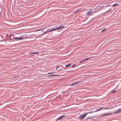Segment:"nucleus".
I'll use <instances>...</instances> for the list:
<instances>
[{"instance_id":"4","label":"nucleus","mask_w":121,"mask_h":121,"mask_svg":"<svg viewBox=\"0 0 121 121\" xmlns=\"http://www.w3.org/2000/svg\"><path fill=\"white\" fill-rule=\"evenodd\" d=\"M108 6H107L105 4H104L101 6L100 8V9H102L106 8Z\"/></svg>"},{"instance_id":"21","label":"nucleus","mask_w":121,"mask_h":121,"mask_svg":"<svg viewBox=\"0 0 121 121\" xmlns=\"http://www.w3.org/2000/svg\"><path fill=\"white\" fill-rule=\"evenodd\" d=\"M83 61H84V60H79V63H81V62H82Z\"/></svg>"},{"instance_id":"24","label":"nucleus","mask_w":121,"mask_h":121,"mask_svg":"<svg viewBox=\"0 0 121 121\" xmlns=\"http://www.w3.org/2000/svg\"><path fill=\"white\" fill-rule=\"evenodd\" d=\"M109 109V108L107 107H106V108H104L103 109Z\"/></svg>"},{"instance_id":"11","label":"nucleus","mask_w":121,"mask_h":121,"mask_svg":"<svg viewBox=\"0 0 121 121\" xmlns=\"http://www.w3.org/2000/svg\"><path fill=\"white\" fill-rule=\"evenodd\" d=\"M111 114V113H107L104 114H103L102 115V116H104L105 115H109L110 114Z\"/></svg>"},{"instance_id":"22","label":"nucleus","mask_w":121,"mask_h":121,"mask_svg":"<svg viewBox=\"0 0 121 121\" xmlns=\"http://www.w3.org/2000/svg\"><path fill=\"white\" fill-rule=\"evenodd\" d=\"M106 28H105L104 29H103L101 31L102 32L103 31L105 30H106Z\"/></svg>"},{"instance_id":"3","label":"nucleus","mask_w":121,"mask_h":121,"mask_svg":"<svg viewBox=\"0 0 121 121\" xmlns=\"http://www.w3.org/2000/svg\"><path fill=\"white\" fill-rule=\"evenodd\" d=\"M87 114V113H86L83 115L80 116L79 117V119H82L85 118Z\"/></svg>"},{"instance_id":"12","label":"nucleus","mask_w":121,"mask_h":121,"mask_svg":"<svg viewBox=\"0 0 121 121\" xmlns=\"http://www.w3.org/2000/svg\"><path fill=\"white\" fill-rule=\"evenodd\" d=\"M103 108V107L102 108H100L99 109H97V110H95V112H97L99 111L100 110H101L102 109V108Z\"/></svg>"},{"instance_id":"5","label":"nucleus","mask_w":121,"mask_h":121,"mask_svg":"<svg viewBox=\"0 0 121 121\" xmlns=\"http://www.w3.org/2000/svg\"><path fill=\"white\" fill-rule=\"evenodd\" d=\"M121 112V108H119L116 111L114 112V113L115 114H117Z\"/></svg>"},{"instance_id":"7","label":"nucleus","mask_w":121,"mask_h":121,"mask_svg":"<svg viewBox=\"0 0 121 121\" xmlns=\"http://www.w3.org/2000/svg\"><path fill=\"white\" fill-rule=\"evenodd\" d=\"M80 82H74V83H71L70 84V86H72V85H75L77 84H78V83H79Z\"/></svg>"},{"instance_id":"27","label":"nucleus","mask_w":121,"mask_h":121,"mask_svg":"<svg viewBox=\"0 0 121 121\" xmlns=\"http://www.w3.org/2000/svg\"><path fill=\"white\" fill-rule=\"evenodd\" d=\"M75 65H73V66H72V67H73Z\"/></svg>"},{"instance_id":"18","label":"nucleus","mask_w":121,"mask_h":121,"mask_svg":"<svg viewBox=\"0 0 121 121\" xmlns=\"http://www.w3.org/2000/svg\"><path fill=\"white\" fill-rule=\"evenodd\" d=\"M54 72H50L48 73H47L48 74H52L53 73H54Z\"/></svg>"},{"instance_id":"1","label":"nucleus","mask_w":121,"mask_h":121,"mask_svg":"<svg viewBox=\"0 0 121 121\" xmlns=\"http://www.w3.org/2000/svg\"><path fill=\"white\" fill-rule=\"evenodd\" d=\"M12 36H10V39L11 40H13V39H19L20 40H22L24 39H25V37L21 36L20 37H16V38H14L13 39L12 38Z\"/></svg>"},{"instance_id":"19","label":"nucleus","mask_w":121,"mask_h":121,"mask_svg":"<svg viewBox=\"0 0 121 121\" xmlns=\"http://www.w3.org/2000/svg\"><path fill=\"white\" fill-rule=\"evenodd\" d=\"M70 65V64H68V65H65V67H68Z\"/></svg>"},{"instance_id":"25","label":"nucleus","mask_w":121,"mask_h":121,"mask_svg":"<svg viewBox=\"0 0 121 121\" xmlns=\"http://www.w3.org/2000/svg\"><path fill=\"white\" fill-rule=\"evenodd\" d=\"M52 31V29L48 31V32H51Z\"/></svg>"},{"instance_id":"2","label":"nucleus","mask_w":121,"mask_h":121,"mask_svg":"<svg viewBox=\"0 0 121 121\" xmlns=\"http://www.w3.org/2000/svg\"><path fill=\"white\" fill-rule=\"evenodd\" d=\"M95 13L94 12L91 11L87 12V15L88 16L91 15Z\"/></svg>"},{"instance_id":"9","label":"nucleus","mask_w":121,"mask_h":121,"mask_svg":"<svg viewBox=\"0 0 121 121\" xmlns=\"http://www.w3.org/2000/svg\"><path fill=\"white\" fill-rule=\"evenodd\" d=\"M119 5V4L118 3H116L115 4H113L112 5V6L113 7H115L117 6H118Z\"/></svg>"},{"instance_id":"20","label":"nucleus","mask_w":121,"mask_h":121,"mask_svg":"<svg viewBox=\"0 0 121 121\" xmlns=\"http://www.w3.org/2000/svg\"><path fill=\"white\" fill-rule=\"evenodd\" d=\"M95 112V111H93L91 112H88V113H92L94 112Z\"/></svg>"},{"instance_id":"15","label":"nucleus","mask_w":121,"mask_h":121,"mask_svg":"<svg viewBox=\"0 0 121 121\" xmlns=\"http://www.w3.org/2000/svg\"><path fill=\"white\" fill-rule=\"evenodd\" d=\"M91 57H89V58H86V59H85L84 60V61H85L86 60H88L89 59H91Z\"/></svg>"},{"instance_id":"29","label":"nucleus","mask_w":121,"mask_h":121,"mask_svg":"<svg viewBox=\"0 0 121 121\" xmlns=\"http://www.w3.org/2000/svg\"><path fill=\"white\" fill-rule=\"evenodd\" d=\"M79 10H78L76 12V13L78 11H79Z\"/></svg>"},{"instance_id":"28","label":"nucleus","mask_w":121,"mask_h":121,"mask_svg":"<svg viewBox=\"0 0 121 121\" xmlns=\"http://www.w3.org/2000/svg\"><path fill=\"white\" fill-rule=\"evenodd\" d=\"M42 29H39V30H37V31H39V30H41Z\"/></svg>"},{"instance_id":"13","label":"nucleus","mask_w":121,"mask_h":121,"mask_svg":"<svg viewBox=\"0 0 121 121\" xmlns=\"http://www.w3.org/2000/svg\"><path fill=\"white\" fill-rule=\"evenodd\" d=\"M59 75H52L48 76V77H51Z\"/></svg>"},{"instance_id":"23","label":"nucleus","mask_w":121,"mask_h":121,"mask_svg":"<svg viewBox=\"0 0 121 121\" xmlns=\"http://www.w3.org/2000/svg\"><path fill=\"white\" fill-rule=\"evenodd\" d=\"M48 33V31H46V32H44L43 34H46L47 33Z\"/></svg>"},{"instance_id":"10","label":"nucleus","mask_w":121,"mask_h":121,"mask_svg":"<svg viewBox=\"0 0 121 121\" xmlns=\"http://www.w3.org/2000/svg\"><path fill=\"white\" fill-rule=\"evenodd\" d=\"M59 66H57L56 68V70L57 71H60V70L61 69V68H60V69H58V68H59Z\"/></svg>"},{"instance_id":"8","label":"nucleus","mask_w":121,"mask_h":121,"mask_svg":"<svg viewBox=\"0 0 121 121\" xmlns=\"http://www.w3.org/2000/svg\"><path fill=\"white\" fill-rule=\"evenodd\" d=\"M64 26H60L59 27L57 28H56V29H57V30L61 29L63 28H64Z\"/></svg>"},{"instance_id":"30","label":"nucleus","mask_w":121,"mask_h":121,"mask_svg":"<svg viewBox=\"0 0 121 121\" xmlns=\"http://www.w3.org/2000/svg\"><path fill=\"white\" fill-rule=\"evenodd\" d=\"M45 29V28H44L43 29Z\"/></svg>"},{"instance_id":"6","label":"nucleus","mask_w":121,"mask_h":121,"mask_svg":"<svg viewBox=\"0 0 121 121\" xmlns=\"http://www.w3.org/2000/svg\"><path fill=\"white\" fill-rule=\"evenodd\" d=\"M65 115H62L60 117H59L58 119H57L56 120V121H57L58 120H60L61 119H62L64 117H65Z\"/></svg>"},{"instance_id":"26","label":"nucleus","mask_w":121,"mask_h":121,"mask_svg":"<svg viewBox=\"0 0 121 121\" xmlns=\"http://www.w3.org/2000/svg\"><path fill=\"white\" fill-rule=\"evenodd\" d=\"M116 92V91H113V93H115Z\"/></svg>"},{"instance_id":"17","label":"nucleus","mask_w":121,"mask_h":121,"mask_svg":"<svg viewBox=\"0 0 121 121\" xmlns=\"http://www.w3.org/2000/svg\"><path fill=\"white\" fill-rule=\"evenodd\" d=\"M51 29L52 30V31H55L57 30V29H56V28H53L52 29Z\"/></svg>"},{"instance_id":"14","label":"nucleus","mask_w":121,"mask_h":121,"mask_svg":"<svg viewBox=\"0 0 121 121\" xmlns=\"http://www.w3.org/2000/svg\"><path fill=\"white\" fill-rule=\"evenodd\" d=\"M30 54H38L39 53L37 52H32L30 53Z\"/></svg>"},{"instance_id":"16","label":"nucleus","mask_w":121,"mask_h":121,"mask_svg":"<svg viewBox=\"0 0 121 121\" xmlns=\"http://www.w3.org/2000/svg\"><path fill=\"white\" fill-rule=\"evenodd\" d=\"M112 10L111 8H110L107 11H106V12H109L110 11Z\"/></svg>"}]
</instances>
